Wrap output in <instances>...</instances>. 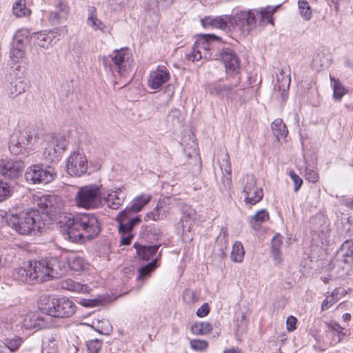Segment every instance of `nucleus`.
Listing matches in <instances>:
<instances>
[{
    "label": "nucleus",
    "mask_w": 353,
    "mask_h": 353,
    "mask_svg": "<svg viewBox=\"0 0 353 353\" xmlns=\"http://www.w3.org/2000/svg\"><path fill=\"white\" fill-rule=\"evenodd\" d=\"M24 168V163L22 161L7 160L4 176L17 179L22 174Z\"/></svg>",
    "instance_id": "obj_23"
},
{
    "label": "nucleus",
    "mask_w": 353,
    "mask_h": 353,
    "mask_svg": "<svg viewBox=\"0 0 353 353\" xmlns=\"http://www.w3.org/2000/svg\"><path fill=\"white\" fill-rule=\"evenodd\" d=\"M32 138L26 132H18L10 136L9 150L14 154H28L32 150Z\"/></svg>",
    "instance_id": "obj_9"
},
{
    "label": "nucleus",
    "mask_w": 353,
    "mask_h": 353,
    "mask_svg": "<svg viewBox=\"0 0 353 353\" xmlns=\"http://www.w3.org/2000/svg\"><path fill=\"white\" fill-rule=\"evenodd\" d=\"M232 185V179H231V174H226V175H223L222 179V186L220 187V189L222 192H228Z\"/></svg>",
    "instance_id": "obj_55"
},
{
    "label": "nucleus",
    "mask_w": 353,
    "mask_h": 353,
    "mask_svg": "<svg viewBox=\"0 0 353 353\" xmlns=\"http://www.w3.org/2000/svg\"><path fill=\"white\" fill-rule=\"evenodd\" d=\"M61 287L67 290L85 293L89 291V287L87 285L81 284L71 279H68L62 281Z\"/></svg>",
    "instance_id": "obj_33"
},
{
    "label": "nucleus",
    "mask_w": 353,
    "mask_h": 353,
    "mask_svg": "<svg viewBox=\"0 0 353 353\" xmlns=\"http://www.w3.org/2000/svg\"><path fill=\"white\" fill-rule=\"evenodd\" d=\"M278 7L279 6L275 7L267 6L258 12L257 14H259L260 22L263 24H273L272 14Z\"/></svg>",
    "instance_id": "obj_39"
},
{
    "label": "nucleus",
    "mask_w": 353,
    "mask_h": 353,
    "mask_svg": "<svg viewBox=\"0 0 353 353\" xmlns=\"http://www.w3.org/2000/svg\"><path fill=\"white\" fill-rule=\"evenodd\" d=\"M43 312L55 318H69L76 312V305L70 299L62 297L50 300L42 307Z\"/></svg>",
    "instance_id": "obj_5"
},
{
    "label": "nucleus",
    "mask_w": 353,
    "mask_h": 353,
    "mask_svg": "<svg viewBox=\"0 0 353 353\" xmlns=\"http://www.w3.org/2000/svg\"><path fill=\"white\" fill-rule=\"evenodd\" d=\"M38 206L50 216H56L61 214L64 203L61 197L55 195L43 196L38 201Z\"/></svg>",
    "instance_id": "obj_12"
},
{
    "label": "nucleus",
    "mask_w": 353,
    "mask_h": 353,
    "mask_svg": "<svg viewBox=\"0 0 353 353\" xmlns=\"http://www.w3.org/2000/svg\"><path fill=\"white\" fill-rule=\"evenodd\" d=\"M58 35V29L50 30L48 32H39L34 34L33 37L38 46L41 48L48 49L52 46V43Z\"/></svg>",
    "instance_id": "obj_19"
},
{
    "label": "nucleus",
    "mask_w": 353,
    "mask_h": 353,
    "mask_svg": "<svg viewBox=\"0 0 353 353\" xmlns=\"http://www.w3.org/2000/svg\"><path fill=\"white\" fill-rule=\"evenodd\" d=\"M89 353H98L102 346V341L99 339H91L86 343Z\"/></svg>",
    "instance_id": "obj_50"
},
{
    "label": "nucleus",
    "mask_w": 353,
    "mask_h": 353,
    "mask_svg": "<svg viewBox=\"0 0 353 353\" xmlns=\"http://www.w3.org/2000/svg\"><path fill=\"white\" fill-rule=\"evenodd\" d=\"M305 178L309 182L316 183L318 181L319 176L316 171L307 169L305 171Z\"/></svg>",
    "instance_id": "obj_58"
},
{
    "label": "nucleus",
    "mask_w": 353,
    "mask_h": 353,
    "mask_svg": "<svg viewBox=\"0 0 353 353\" xmlns=\"http://www.w3.org/2000/svg\"><path fill=\"white\" fill-rule=\"evenodd\" d=\"M297 319L293 316H289L286 320V328L288 332H292L296 328Z\"/></svg>",
    "instance_id": "obj_59"
},
{
    "label": "nucleus",
    "mask_w": 353,
    "mask_h": 353,
    "mask_svg": "<svg viewBox=\"0 0 353 353\" xmlns=\"http://www.w3.org/2000/svg\"><path fill=\"white\" fill-rule=\"evenodd\" d=\"M12 276L20 282L33 284L29 261L24 263L23 266L16 268L12 272Z\"/></svg>",
    "instance_id": "obj_26"
},
{
    "label": "nucleus",
    "mask_w": 353,
    "mask_h": 353,
    "mask_svg": "<svg viewBox=\"0 0 353 353\" xmlns=\"http://www.w3.org/2000/svg\"><path fill=\"white\" fill-rule=\"evenodd\" d=\"M21 344V339L16 337L12 339H5L4 345L12 352L16 351Z\"/></svg>",
    "instance_id": "obj_51"
},
{
    "label": "nucleus",
    "mask_w": 353,
    "mask_h": 353,
    "mask_svg": "<svg viewBox=\"0 0 353 353\" xmlns=\"http://www.w3.org/2000/svg\"><path fill=\"white\" fill-rule=\"evenodd\" d=\"M269 219V214L265 210H261L252 216L250 221V223L252 228L255 230H259L260 223H263Z\"/></svg>",
    "instance_id": "obj_38"
},
{
    "label": "nucleus",
    "mask_w": 353,
    "mask_h": 353,
    "mask_svg": "<svg viewBox=\"0 0 353 353\" xmlns=\"http://www.w3.org/2000/svg\"><path fill=\"white\" fill-rule=\"evenodd\" d=\"M12 189L10 185L0 180V202H2L11 196Z\"/></svg>",
    "instance_id": "obj_48"
},
{
    "label": "nucleus",
    "mask_w": 353,
    "mask_h": 353,
    "mask_svg": "<svg viewBox=\"0 0 353 353\" xmlns=\"http://www.w3.org/2000/svg\"><path fill=\"white\" fill-rule=\"evenodd\" d=\"M170 210L169 205L164 201H160L153 210L147 213L146 217L152 221L162 220L168 215Z\"/></svg>",
    "instance_id": "obj_24"
},
{
    "label": "nucleus",
    "mask_w": 353,
    "mask_h": 353,
    "mask_svg": "<svg viewBox=\"0 0 353 353\" xmlns=\"http://www.w3.org/2000/svg\"><path fill=\"white\" fill-rule=\"evenodd\" d=\"M298 6L301 17L305 20L310 19L312 17V10L308 2L305 0H299Z\"/></svg>",
    "instance_id": "obj_45"
},
{
    "label": "nucleus",
    "mask_w": 353,
    "mask_h": 353,
    "mask_svg": "<svg viewBox=\"0 0 353 353\" xmlns=\"http://www.w3.org/2000/svg\"><path fill=\"white\" fill-rule=\"evenodd\" d=\"M125 198V194L120 188L108 192L103 197L105 204L114 210L118 209L123 204Z\"/></svg>",
    "instance_id": "obj_20"
},
{
    "label": "nucleus",
    "mask_w": 353,
    "mask_h": 353,
    "mask_svg": "<svg viewBox=\"0 0 353 353\" xmlns=\"http://www.w3.org/2000/svg\"><path fill=\"white\" fill-rule=\"evenodd\" d=\"M289 175L293 181L294 192H298L303 184L302 179L300 178L294 171L290 172Z\"/></svg>",
    "instance_id": "obj_54"
},
{
    "label": "nucleus",
    "mask_w": 353,
    "mask_h": 353,
    "mask_svg": "<svg viewBox=\"0 0 353 353\" xmlns=\"http://www.w3.org/2000/svg\"><path fill=\"white\" fill-rule=\"evenodd\" d=\"M330 80L334 81L333 90L334 97L336 100H341V98L347 92V89L343 86L339 80L330 77Z\"/></svg>",
    "instance_id": "obj_44"
},
{
    "label": "nucleus",
    "mask_w": 353,
    "mask_h": 353,
    "mask_svg": "<svg viewBox=\"0 0 353 353\" xmlns=\"http://www.w3.org/2000/svg\"><path fill=\"white\" fill-rule=\"evenodd\" d=\"M169 79V71L165 68L158 67L155 70L150 73L148 79V85L151 89L157 90Z\"/></svg>",
    "instance_id": "obj_16"
},
{
    "label": "nucleus",
    "mask_w": 353,
    "mask_h": 353,
    "mask_svg": "<svg viewBox=\"0 0 353 353\" xmlns=\"http://www.w3.org/2000/svg\"><path fill=\"white\" fill-rule=\"evenodd\" d=\"M181 213H182V219L188 220H194L196 215V210L192 208V206L183 204L181 205Z\"/></svg>",
    "instance_id": "obj_46"
},
{
    "label": "nucleus",
    "mask_w": 353,
    "mask_h": 353,
    "mask_svg": "<svg viewBox=\"0 0 353 353\" xmlns=\"http://www.w3.org/2000/svg\"><path fill=\"white\" fill-rule=\"evenodd\" d=\"M121 234V243L124 245H130L133 236L130 233Z\"/></svg>",
    "instance_id": "obj_62"
},
{
    "label": "nucleus",
    "mask_w": 353,
    "mask_h": 353,
    "mask_svg": "<svg viewBox=\"0 0 353 353\" xmlns=\"http://www.w3.org/2000/svg\"><path fill=\"white\" fill-rule=\"evenodd\" d=\"M233 87L219 83H214L210 85L209 92L211 95L220 97H229L232 91Z\"/></svg>",
    "instance_id": "obj_32"
},
{
    "label": "nucleus",
    "mask_w": 353,
    "mask_h": 353,
    "mask_svg": "<svg viewBox=\"0 0 353 353\" xmlns=\"http://www.w3.org/2000/svg\"><path fill=\"white\" fill-rule=\"evenodd\" d=\"M221 170L224 171L226 174H230L232 173L231 165L230 162V157L228 153H225L219 163Z\"/></svg>",
    "instance_id": "obj_52"
},
{
    "label": "nucleus",
    "mask_w": 353,
    "mask_h": 353,
    "mask_svg": "<svg viewBox=\"0 0 353 353\" xmlns=\"http://www.w3.org/2000/svg\"><path fill=\"white\" fill-rule=\"evenodd\" d=\"M87 24L94 30H99L102 32L106 29V26L97 18V15L91 12L87 19Z\"/></svg>",
    "instance_id": "obj_42"
},
{
    "label": "nucleus",
    "mask_w": 353,
    "mask_h": 353,
    "mask_svg": "<svg viewBox=\"0 0 353 353\" xmlns=\"http://www.w3.org/2000/svg\"><path fill=\"white\" fill-rule=\"evenodd\" d=\"M152 199L149 194H143L134 198L130 206L123 210L124 214L137 213L141 211L143 208L148 204Z\"/></svg>",
    "instance_id": "obj_22"
},
{
    "label": "nucleus",
    "mask_w": 353,
    "mask_h": 353,
    "mask_svg": "<svg viewBox=\"0 0 353 353\" xmlns=\"http://www.w3.org/2000/svg\"><path fill=\"white\" fill-rule=\"evenodd\" d=\"M271 128L277 140L285 139L288 130L281 119H276L271 123Z\"/></svg>",
    "instance_id": "obj_34"
},
{
    "label": "nucleus",
    "mask_w": 353,
    "mask_h": 353,
    "mask_svg": "<svg viewBox=\"0 0 353 353\" xmlns=\"http://www.w3.org/2000/svg\"><path fill=\"white\" fill-rule=\"evenodd\" d=\"M245 255V251L242 243L240 241H236L232 246L230 257L232 261L240 263L243 261Z\"/></svg>",
    "instance_id": "obj_37"
},
{
    "label": "nucleus",
    "mask_w": 353,
    "mask_h": 353,
    "mask_svg": "<svg viewBox=\"0 0 353 353\" xmlns=\"http://www.w3.org/2000/svg\"><path fill=\"white\" fill-rule=\"evenodd\" d=\"M223 353H243L239 347H232L223 350Z\"/></svg>",
    "instance_id": "obj_64"
},
{
    "label": "nucleus",
    "mask_w": 353,
    "mask_h": 353,
    "mask_svg": "<svg viewBox=\"0 0 353 353\" xmlns=\"http://www.w3.org/2000/svg\"><path fill=\"white\" fill-rule=\"evenodd\" d=\"M282 245V237L280 234L275 235L272 239L271 252L274 259L280 263L281 261L280 254V248Z\"/></svg>",
    "instance_id": "obj_40"
},
{
    "label": "nucleus",
    "mask_w": 353,
    "mask_h": 353,
    "mask_svg": "<svg viewBox=\"0 0 353 353\" xmlns=\"http://www.w3.org/2000/svg\"><path fill=\"white\" fill-rule=\"evenodd\" d=\"M67 139L63 136H52L48 141L44 149V156L51 161L58 160L60 155L65 150Z\"/></svg>",
    "instance_id": "obj_11"
},
{
    "label": "nucleus",
    "mask_w": 353,
    "mask_h": 353,
    "mask_svg": "<svg viewBox=\"0 0 353 353\" xmlns=\"http://www.w3.org/2000/svg\"><path fill=\"white\" fill-rule=\"evenodd\" d=\"M77 205L85 209L97 208L101 203L99 188L86 185L79 188L75 196Z\"/></svg>",
    "instance_id": "obj_6"
},
{
    "label": "nucleus",
    "mask_w": 353,
    "mask_h": 353,
    "mask_svg": "<svg viewBox=\"0 0 353 353\" xmlns=\"http://www.w3.org/2000/svg\"><path fill=\"white\" fill-rule=\"evenodd\" d=\"M183 117L178 109H172L167 115L166 124L170 130H175L182 126Z\"/></svg>",
    "instance_id": "obj_27"
},
{
    "label": "nucleus",
    "mask_w": 353,
    "mask_h": 353,
    "mask_svg": "<svg viewBox=\"0 0 353 353\" xmlns=\"http://www.w3.org/2000/svg\"><path fill=\"white\" fill-rule=\"evenodd\" d=\"M6 163L7 159H0V175L3 176L6 172Z\"/></svg>",
    "instance_id": "obj_63"
},
{
    "label": "nucleus",
    "mask_w": 353,
    "mask_h": 353,
    "mask_svg": "<svg viewBox=\"0 0 353 353\" xmlns=\"http://www.w3.org/2000/svg\"><path fill=\"white\" fill-rule=\"evenodd\" d=\"M108 5L114 10H120L125 6L126 0H108Z\"/></svg>",
    "instance_id": "obj_57"
},
{
    "label": "nucleus",
    "mask_w": 353,
    "mask_h": 353,
    "mask_svg": "<svg viewBox=\"0 0 353 353\" xmlns=\"http://www.w3.org/2000/svg\"><path fill=\"white\" fill-rule=\"evenodd\" d=\"M339 254L343 258L344 263H352L353 261V242L352 241H345L342 244Z\"/></svg>",
    "instance_id": "obj_35"
},
{
    "label": "nucleus",
    "mask_w": 353,
    "mask_h": 353,
    "mask_svg": "<svg viewBox=\"0 0 353 353\" xmlns=\"http://www.w3.org/2000/svg\"><path fill=\"white\" fill-rule=\"evenodd\" d=\"M56 176L57 172L54 168L43 165H32L25 172L26 181L33 184H46L52 181Z\"/></svg>",
    "instance_id": "obj_8"
},
{
    "label": "nucleus",
    "mask_w": 353,
    "mask_h": 353,
    "mask_svg": "<svg viewBox=\"0 0 353 353\" xmlns=\"http://www.w3.org/2000/svg\"><path fill=\"white\" fill-rule=\"evenodd\" d=\"M29 263L33 284L43 283V281L51 279L49 273V267L48 266L46 259L34 262L29 261Z\"/></svg>",
    "instance_id": "obj_14"
},
{
    "label": "nucleus",
    "mask_w": 353,
    "mask_h": 353,
    "mask_svg": "<svg viewBox=\"0 0 353 353\" xmlns=\"http://www.w3.org/2000/svg\"><path fill=\"white\" fill-rule=\"evenodd\" d=\"M205 28H218L226 30L229 28L230 24H232V17L223 15L216 17H206L201 20Z\"/></svg>",
    "instance_id": "obj_17"
},
{
    "label": "nucleus",
    "mask_w": 353,
    "mask_h": 353,
    "mask_svg": "<svg viewBox=\"0 0 353 353\" xmlns=\"http://www.w3.org/2000/svg\"><path fill=\"white\" fill-rule=\"evenodd\" d=\"M160 245H136L137 253L139 256L145 261L150 260L157 253Z\"/></svg>",
    "instance_id": "obj_31"
},
{
    "label": "nucleus",
    "mask_w": 353,
    "mask_h": 353,
    "mask_svg": "<svg viewBox=\"0 0 353 353\" xmlns=\"http://www.w3.org/2000/svg\"><path fill=\"white\" fill-rule=\"evenodd\" d=\"M346 293L347 292L343 288H336L332 293L330 296H327L323 301L321 305L322 311L327 310L332 305L344 296Z\"/></svg>",
    "instance_id": "obj_28"
},
{
    "label": "nucleus",
    "mask_w": 353,
    "mask_h": 353,
    "mask_svg": "<svg viewBox=\"0 0 353 353\" xmlns=\"http://www.w3.org/2000/svg\"><path fill=\"white\" fill-rule=\"evenodd\" d=\"M20 36H25L26 39H27V31L26 30H21L18 31L14 36V41L20 43V46L13 48L10 53V57L14 60V61H18V60L23 57V51L22 50V43L23 42V39H20Z\"/></svg>",
    "instance_id": "obj_30"
},
{
    "label": "nucleus",
    "mask_w": 353,
    "mask_h": 353,
    "mask_svg": "<svg viewBox=\"0 0 353 353\" xmlns=\"http://www.w3.org/2000/svg\"><path fill=\"white\" fill-rule=\"evenodd\" d=\"M66 264L68 265V270L73 271H81L83 269L85 262L84 259L74 252H70L65 254Z\"/></svg>",
    "instance_id": "obj_29"
},
{
    "label": "nucleus",
    "mask_w": 353,
    "mask_h": 353,
    "mask_svg": "<svg viewBox=\"0 0 353 353\" xmlns=\"http://www.w3.org/2000/svg\"><path fill=\"white\" fill-rule=\"evenodd\" d=\"M183 300L188 304L194 303L197 300L196 293L190 290H185L183 292Z\"/></svg>",
    "instance_id": "obj_53"
},
{
    "label": "nucleus",
    "mask_w": 353,
    "mask_h": 353,
    "mask_svg": "<svg viewBox=\"0 0 353 353\" xmlns=\"http://www.w3.org/2000/svg\"><path fill=\"white\" fill-rule=\"evenodd\" d=\"M49 267L50 279L60 278L66 274L68 271V265L66 264L65 254L60 256L46 259Z\"/></svg>",
    "instance_id": "obj_15"
},
{
    "label": "nucleus",
    "mask_w": 353,
    "mask_h": 353,
    "mask_svg": "<svg viewBox=\"0 0 353 353\" xmlns=\"http://www.w3.org/2000/svg\"><path fill=\"white\" fill-rule=\"evenodd\" d=\"M50 20L53 24H58L65 20V19L61 17V14L56 10L50 13Z\"/></svg>",
    "instance_id": "obj_60"
},
{
    "label": "nucleus",
    "mask_w": 353,
    "mask_h": 353,
    "mask_svg": "<svg viewBox=\"0 0 353 353\" xmlns=\"http://www.w3.org/2000/svg\"><path fill=\"white\" fill-rule=\"evenodd\" d=\"M60 217V223L65 227L68 238L73 242L90 240L100 232L99 222L94 214H69Z\"/></svg>",
    "instance_id": "obj_2"
},
{
    "label": "nucleus",
    "mask_w": 353,
    "mask_h": 353,
    "mask_svg": "<svg viewBox=\"0 0 353 353\" xmlns=\"http://www.w3.org/2000/svg\"><path fill=\"white\" fill-rule=\"evenodd\" d=\"M329 327L336 338V339H334V340L336 343L340 342L345 335V333H343V332L344 328L342 327L340 325H339L336 323H331Z\"/></svg>",
    "instance_id": "obj_49"
},
{
    "label": "nucleus",
    "mask_w": 353,
    "mask_h": 353,
    "mask_svg": "<svg viewBox=\"0 0 353 353\" xmlns=\"http://www.w3.org/2000/svg\"><path fill=\"white\" fill-rule=\"evenodd\" d=\"M99 62L113 74L117 73L121 77H125L130 72L132 59L128 48H121L115 50L108 57H99Z\"/></svg>",
    "instance_id": "obj_3"
},
{
    "label": "nucleus",
    "mask_w": 353,
    "mask_h": 353,
    "mask_svg": "<svg viewBox=\"0 0 353 353\" xmlns=\"http://www.w3.org/2000/svg\"><path fill=\"white\" fill-rule=\"evenodd\" d=\"M212 330V326L207 322L195 323L191 327V332L195 335H206Z\"/></svg>",
    "instance_id": "obj_41"
},
{
    "label": "nucleus",
    "mask_w": 353,
    "mask_h": 353,
    "mask_svg": "<svg viewBox=\"0 0 353 353\" xmlns=\"http://www.w3.org/2000/svg\"><path fill=\"white\" fill-rule=\"evenodd\" d=\"M256 178L253 174L243 175L240 180L244 201L246 205H254L261 201L263 196V188L256 185Z\"/></svg>",
    "instance_id": "obj_7"
},
{
    "label": "nucleus",
    "mask_w": 353,
    "mask_h": 353,
    "mask_svg": "<svg viewBox=\"0 0 353 353\" xmlns=\"http://www.w3.org/2000/svg\"><path fill=\"white\" fill-rule=\"evenodd\" d=\"M119 223V231L121 234L130 233L133 227L141 222L139 216L132 217V214H124L121 212L117 217Z\"/></svg>",
    "instance_id": "obj_18"
},
{
    "label": "nucleus",
    "mask_w": 353,
    "mask_h": 353,
    "mask_svg": "<svg viewBox=\"0 0 353 353\" xmlns=\"http://www.w3.org/2000/svg\"><path fill=\"white\" fill-rule=\"evenodd\" d=\"M56 10L61 14V17L66 19L70 12V8L66 3L62 1L59 2L57 5Z\"/></svg>",
    "instance_id": "obj_56"
},
{
    "label": "nucleus",
    "mask_w": 353,
    "mask_h": 353,
    "mask_svg": "<svg viewBox=\"0 0 353 353\" xmlns=\"http://www.w3.org/2000/svg\"><path fill=\"white\" fill-rule=\"evenodd\" d=\"M157 259L153 260L152 262L148 263L147 265L140 268L138 270L139 276L137 279L143 280L147 279L150 276V274L152 271H154L157 268Z\"/></svg>",
    "instance_id": "obj_43"
},
{
    "label": "nucleus",
    "mask_w": 353,
    "mask_h": 353,
    "mask_svg": "<svg viewBox=\"0 0 353 353\" xmlns=\"http://www.w3.org/2000/svg\"><path fill=\"white\" fill-rule=\"evenodd\" d=\"M219 38L214 34H203L198 37L192 48V52L187 54V59L192 61L205 59H220L224 64L228 76L236 77L240 72V60L236 52L231 48L215 50V41Z\"/></svg>",
    "instance_id": "obj_1"
},
{
    "label": "nucleus",
    "mask_w": 353,
    "mask_h": 353,
    "mask_svg": "<svg viewBox=\"0 0 353 353\" xmlns=\"http://www.w3.org/2000/svg\"><path fill=\"white\" fill-rule=\"evenodd\" d=\"M88 160L85 154L79 150L74 151L68 157L66 170L71 176H81L88 170Z\"/></svg>",
    "instance_id": "obj_10"
},
{
    "label": "nucleus",
    "mask_w": 353,
    "mask_h": 353,
    "mask_svg": "<svg viewBox=\"0 0 353 353\" xmlns=\"http://www.w3.org/2000/svg\"><path fill=\"white\" fill-rule=\"evenodd\" d=\"M28 88V81L24 79L19 77L10 81L8 90L10 97L14 98L25 92Z\"/></svg>",
    "instance_id": "obj_25"
},
{
    "label": "nucleus",
    "mask_w": 353,
    "mask_h": 353,
    "mask_svg": "<svg viewBox=\"0 0 353 353\" xmlns=\"http://www.w3.org/2000/svg\"><path fill=\"white\" fill-rule=\"evenodd\" d=\"M257 14V10L241 12L234 17H232V23H234L235 27L239 28L242 33H249L256 24V16Z\"/></svg>",
    "instance_id": "obj_13"
},
{
    "label": "nucleus",
    "mask_w": 353,
    "mask_h": 353,
    "mask_svg": "<svg viewBox=\"0 0 353 353\" xmlns=\"http://www.w3.org/2000/svg\"><path fill=\"white\" fill-rule=\"evenodd\" d=\"M210 311L209 305L208 303H203L196 312V314L199 317L205 316Z\"/></svg>",
    "instance_id": "obj_61"
},
{
    "label": "nucleus",
    "mask_w": 353,
    "mask_h": 353,
    "mask_svg": "<svg viewBox=\"0 0 353 353\" xmlns=\"http://www.w3.org/2000/svg\"><path fill=\"white\" fill-rule=\"evenodd\" d=\"M8 221L19 234H30L32 232L41 228L40 216L38 211H23L19 213H11L8 216Z\"/></svg>",
    "instance_id": "obj_4"
},
{
    "label": "nucleus",
    "mask_w": 353,
    "mask_h": 353,
    "mask_svg": "<svg viewBox=\"0 0 353 353\" xmlns=\"http://www.w3.org/2000/svg\"><path fill=\"white\" fill-rule=\"evenodd\" d=\"M12 13L17 17H28L31 11L26 7V0H17L12 5Z\"/></svg>",
    "instance_id": "obj_36"
},
{
    "label": "nucleus",
    "mask_w": 353,
    "mask_h": 353,
    "mask_svg": "<svg viewBox=\"0 0 353 353\" xmlns=\"http://www.w3.org/2000/svg\"><path fill=\"white\" fill-rule=\"evenodd\" d=\"M190 345L194 351L203 352L208 348V342L203 339H192Z\"/></svg>",
    "instance_id": "obj_47"
},
{
    "label": "nucleus",
    "mask_w": 353,
    "mask_h": 353,
    "mask_svg": "<svg viewBox=\"0 0 353 353\" xmlns=\"http://www.w3.org/2000/svg\"><path fill=\"white\" fill-rule=\"evenodd\" d=\"M276 77V85H274L277 88L279 91L281 93V97L284 99L285 97V92L288 90L290 85V77L289 74L288 69H281Z\"/></svg>",
    "instance_id": "obj_21"
}]
</instances>
